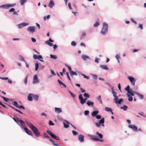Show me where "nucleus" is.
I'll return each instance as SVG.
<instances>
[{"label":"nucleus","mask_w":146,"mask_h":146,"mask_svg":"<svg viewBox=\"0 0 146 146\" xmlns=\"http://www.w3.org/2000/svg\"><path fill=\"white\" fill-rule=\"evenodd\" d=\"M26 123L33 131L36 137L39 136L40 132L29 121H26Z\"/></svg>","instance_id":"f257e3e1"},{"label":"nucleus","mask_w":146,"mask_h":146,"mask_svg":"<svg viewBox=\"0 0 146 146\" xmlns=\"http://www.w3.org/2000/svg\"><path fill=\"white\" fill-rule=\"evenodd\" d=\"M108 29V25L106 22L103 23V28L100 32V33L103 35H105Z\"/></svg>","instance_id":"f03ea898"},{"label":"nucleus","mask_w":146,"mask_h":146,"mask_svg":"<svg viewBox=\"0 0 146 146\" xmlns=\"http://www.w3.org/2000/svg\"><path fill=\"white\" fill-rule=\"evenodd\" d=\"M16 5V4H5L0 6V8H4L5 9H8L9 7H14Z\"/></svg>","instance_id":"7ed1b4c3"},{"label":"nucleus","mask_w":146,"mask_h":146,"mask_svg":"<svg viewBox=\"0 0 146 146\" xmlns=\"http://www.w3.org/2000/svg\"><path fill=\"white\" fill-rule=\"evenodd\" d=\"M28 23H22L20 24H18L17 26L19 29L22 28L23 27L29 25Z\"/></svg>","instance_id":"20e7f679"},{"label":"nucleus","mask_w":146,"mask_h":146,"mask_svg":"<svg viewBox=\"0 0 146 146\" xmlns=\"http://www.w3.org/2000/svg\"><path fill=\"white\" fill-rule=\"evenodd\" d=\"M128 78L131 82V84L133 86H135V83L136 81V79H135L133 78L131 76H128Z\"/></svg>","instance_id":"39448f33"},{"label":"nucleus","mask_w":146,"mask_h":146,"mask_svg":"<svg viewBox=\"0 0 146 146\" xmlns=\"http://www.w3.org/2000/svg\"><path fill=\"white\" fill-rule=\"evenodd\" d=\"M35 27L34 26H31L27 28V31L30 33H33L35 31Z\"/></svg>","instance_id":"423d86ee"},{"label":"nucleus","mask_w":146,"mask_h":146,"mask_svg":"<svg viewBox=\"0 0 146 146\" xmlns=\"http://www.w3.org/2000/svg\"><path fill=\"white\" fill-rule=\"evenodd\" d=\"M39 82V81L38 80L37 76L36 75H35L34 76L33 81V83L34 84L38 83Z\"/></svg>","instance_id":"0eeeda50"},{"label":"nucleus","mask_w":146,"mask_h":146,"mask_svg":"<svg viewBox=\"0 0 146 146\" xmlns=\"http://www.w3.org/2000/svg\"><path fill=\"white\" fill-rule=\"evenodd\" d=\"M78 139L81 142H83L84 141V137L81 134L79 135L78 136Z\"/></svg>","instance_id":"6e6552de"},{"label":"nucleus","mask_w":146,"mask_h":146,"mask_svg":"<svg viewBox=\"0 0 146 146\" xmlns=\"http://www.w3.org/2000/svg\"><path fill=\"white\" fill-rule=\"evenodd\" d=\"M24 130L25 132L29 135L33 136V134L32 132L30 130H29L27 128L25 127L24 128Z\"/></svg>","instance_id":"1a4fd4ad"},{"label":"nucleus","mask_w":146,"mask_h":146,"mask_svg":"<svg viewBox=\"0 0 146 146\" xmlns=\"http://www.w3.org/2000/svg\"><path fill=\"white\" fill-rule=\"evenodd\" d=\"M129 127L132 129L134 131H137V127L136 126L133 125H129Z\"/></svg>","instance_id":"9d476101"},{"label":"nucleus","mask_w":146,"mask_h":146,"mask_svg":"<svg viewBox=\"0 0 146 146\" xmlns=\"http://www.w3.org/2000/svg\"><path fill=\"white\" fill-rule=\"evenodd\" d=\"M54 5V3L52 0H50L48 4V6L52 8Z\"/></svg>","instance_id":"9b49d317"},{"label":"nucleus","mask_w":146,"mask_h":146,"mask_svg":"<svg viewBox=\"0 0 146 146\" xmlns=\"http://www.w3.org/2000/svg\"><path fill=\"white\" fill-rule=\"evenodd\" d=\"M55 111L57 113H59L62 112V110L60 108H55Z\"/></svg>","instance_id":"f8f14e48"},{"label":"nucleus","mask_w":146,"mask_h":146,"mask_svg":"<svg viewBox=\"0 0 146 146\" xmlns=\"http://www.w3.org/2000/svg\"><path fill=\"white\" fill-rule=\"evenodd\" d=\"M33 94H29L28 96V100L30 101H31L33 100Z\"/></svg>","instance_id":"ddd939ff"},{"label":"nucleus","mask_w":146,"mask_h":146,"mask_svg":"<svg viewBox=\"0 0 146 146\" xmlns=\"http://www.w3.org/2000/svg\"><path fill=\"white\" fill-rule=\"evenodd\" d=\"M127 92L131 96H133L134 95V94H135V92H134L132 89H130Z\"/></svg>","instance_id":"4468645a"},{"label":"nucleus","mask_w":146,"mask_h":146,"mask_svg":"<svg viewBox=\"0 0 146 146\" xmlns=\"http://www.w3.org/2000/svg\"><path fill=\"white\" fill-rule=\"evenodd\" d=\"M92 137L91 139L95 141H98L99 139L96 137V136L94 135H92L91 136Z\"/></svg>","instance_id":"2eb2a0df"},{"label":"nucleus","mask_w":146,"mask_h":146,"mask_svg":"<svg viewBox=\"0 0 146 146\" xmlns=\"http://www.w3.org/2000/svg\"><path fill=\"white\" fill-rule=\"evenodd\" d=\"M86 104L88 106H91L92 107L93 106L94 104V103L93 102H91L89 101H87Z\"/></svg>","instance_id":"dca6fc26"},{"label":"nucleus","mask_w":146,"mask_h":146,"mask_svg":"<svg viewBox=\"0 0 146 146\" xmlns=\"http://www.w3.org/2000/svg\"><path fill=\"white\" fill-rule=\"evenodd\" d=\"M135 94L137 95L141 99H142L143 98V96L141 94L137 92H135Z\"/></svg>","instance_id":"f3484780"},{"label":"nucleus","mask_w":146,"mask_h":146,"mask_svg":"<svg viewBox=\"0 0 146 146\" xmlns=\"http://www.w3.org/2000/svg\"><path fill=\"white\" fill-rule=\"evenodd\" d=\"M39 96L37 95L33 94V98L36 101H38V99Z\"/></svg>","instance_id":"a211bd4d"},{"label":"nucleus","mask_w":146,"mask_h":146,"mask_svg":"<svg viewBox=\"0 0 146 146\" xmlns=\"http://www.w3.org/2000/svg\"><path fill=\"white\" fill-rule=\"evenodd\" d=\"M98 113V111H93L92 113V115L93 117L96 116V115Z\"/></svg>","instance_id":"6ab92c4d"},{"label":"nucleus","mask_w":146,"mask_h":146,"mask_svg":"<svg viewBox=\"0 0 146 146\" xmlns=\"http://www.w3.org/2000/svg\"><path fill=\"white\" fill-rule=\"evenodd\" d=\"M82 57L83 60L85 61L87 59L89 58L88 56L85 55H82Z\"/></svg>","instance_id":"aec40b11"},{"label":"nucleus","mask_w":146,"mask_h":146,"mask_svg":"<svg viewBox=\"0 0 146 146\" xmlns=\"http://www.w3.org/2000/svg\"><path fill=\"white\" fill-rule=\"evenodd\" d=\"M127 95L129 98L128 100L130 101H132L133 100V97L128 94H127Z\"/></svg>","instance_id":"412c9836"},{"label":"nucleus","mask_w":146,"mask_h":146,"mask_svg":"<svg viewBox=\"0 0 146 146\" xmlns=\"http://www.w3.org/2000/svg\"><path fill=\"white\" fill-rule=\"evenodd\" d=\"M100 67L103 69H105L106 70H108V68L107 66L106 65H102L100 66Z\"/></svg>","instance_id":"4be33fe9"},{"label":"nucleus","mask_w":146,"mask_h":146,"mask_svg":"<svg viewBox=\"0 0 146 146\" xmlns=\"http://www.w3.org/2000/svg\"><path fill=\"white\" fill-rule=\"evenodd\" d=\"M45 43L48 45L49 46H57L56 44L54 45L52 43L50 42L48 40L47 41L45 42Z\"/></svg>","instance_id":"5701e85b"},{"label":"nucleus","mask_w":146,"mask_h":146,"mask_svg":"<svg viewBox=\"0 0 146 146\" xmlns=\"http://www.w3.org/2000/svg\"><path fill=\"white\" fill-rule=\"evenodd\" d=\"M65 121L66 123L67 124H66V123L64 122L63 124L64 125V127L66 128H67L69 127V126L68 125V123L66 120H65Z\"/></svg>","instance_id":"b1692460"},{"label":"nucleus","mask_w":146,"mask_h":146,"mask_svg":"<svg viewBox=\"0 0 146 146\" xmlns=\"http://www.w3.org/2000/svg\"><path fill=\"white\" fill-rule=\"evenodd\" d=\"M70 74L71 76H72L73 75H75L76 76H77V74L76 72H74L73 71H71Z\"/></svg>","instance_id":"393cba45"},{"label":"nucleus","mask_w":146,"mask_h":146,"mask_svg":"<svg viewBox=\"0 0 146 146\" xmlns=\"http://www.w3.org/2000/svg\"><path fill=\"white\" fill-rule=\"evenodd\" d=\"M17 120L18 121L21 123V125H23L24 123V122L21 119L19 118H17Z\"/></svg>","instance_id":"a878e982"},{"label":"nucleus","mask_w":146,"mask_h":146,"mask_svg":"<svg viewBox=\"0 0 146 146\" xmlns=\"http://www.w3.org/2000/svg\"><path fill=\"white\" fill-rule=\"evenodd\" d=\"M97 99L100 102L101 104H102L103 102L101 99V96H99L97 98Z\"/></svg>","instance_id":"bb28decb"},{"label":"nucleus","mask_w":146,"mask_h":146,"mask_svg":"<svg viewBox=\"0 0 146 146\" xmlns=\"http://www.w3.org/2000/svg\"><path fill=\"white\" fill-rule=\"evenodd\" d=\"M52 137L57 140H59L60 139V138L59 137L56 136L54 135H53Z\"/></svg>","instance_id":"cd10ccee"},{"label":"nucleus","mask_w":146,"mask_h":146,"mask_svg":"<svg viewBox=\"0 0 146 146\" xmlns=\"http://www.w3.org/2000/svg\"><path fill=\"white\" fill-rule=\"evenodd\" d=\"M104 119L103 118L101 119L99 121V123L100 124H102L104 123Z\"/></svg>","instance_id":"c85d7f7f"},{"label":"nucleus","mask_w":146,"mask_h":146,"mask_svg":"<svg viewBox=\"0 0 146 146\" xmlns=\"http://www.w3.org/2000/svg\"><path fill=\"white\" fill-rule=\"evenodd\" d=\"M105 110L106 111H111L112 110L110 108L108 107H106L105 108Z\"/></svg>","instance_id":"c756f323"},{"label":"nucleus","mask_w":146,"mask_h":146,"mask_svg":"<svg viewBox=\"0 0 146 146\" xmlns=\"http://www.w3.org/2000/svg\"><path fill=\"white\" fill-rule=\"evenodd\" d=\"M43 136L45 138H50V137L49 136H48L47 134L46 133H43Z\"/></svg>","instance_id":"7c9ffc66"},{"label":"nucleus","mask_w":146,"mask_h":146,"mask_svg":"<svg viewBox=\"0 0 146 146\" xmlns=\"http://www.w3.org/2000/svg\"><path fill=\"white\" fill-rule=\"evenodd\" d=\"M19 59L21 60H22L23 61L25 62L24 58L21 55L19 56Z\"/></svg>","instance_id":"2f4dec72"},{"label":"nucleus","mask_w":146,"mask_h":146,"mask_svg":"<svg viewBox=\"0 0 146 146\" xmlns=\"http://www.w3.org/2000/svg\"><path fill=\"white\" fill-rule=\"evenodd\" d=\"M114 100H115V103L117 104V102L118 100V97L117 96H114Z\"/></svg>","instance_id":"473e14b6"},{"label":"nucleus","mask_w":146,"mask_h":146,"mask_svg":"<svg viewBox=\"0 0 146 146\" xmlns=\"http://www.w3.org/2000/svg\"><path fill=\"white\" fill-rule=\"evenodd\" d=\"M28 75H27V76H26L25 80H24V83L25 84H27V79L28 77Z\"/></svg>","instance_id":"72a5a7b5"},{"label":"nucleus","mask_w":146,"mask_h":146,"mask_svg":"<svg viewBox=\"0 0 146 146\" xmlns=\"http://www.w3.org/2000/svg\"><path fill=\"white\" fill-rule=\"evenodd\" d=\"M50 17V15H49L46 16H45L44 18V21L46 20V19H48Z\"/></svg>","instance_id":"f704fd0d"},{"label":"nucleus","mask_w":146,"mask_h":146,"mask_svg":"<svg viewBox=\"0 0 146 146\" xmlns=\"http://www.w3.org/2000/svg\"><path fill=\"white\" fill-rule=\"evenodd\" d=\"M99 25L100 23L99 22H96V23L94 25V26L95 27H97L99 26Z\"/></svg>","instance_id":"c9c22d12"},{"label":"nucleus","mask_w":146,"mask_h":146,"mask_svg":"<svg viewBox=\"0 0 146 146\" xmlns=\"http://www.w3.org/2000/svg\"><path fill=\"white\" fill-rule=\"evenodd\" d=\"M50 57L51 58H53L54 59H56L57 58L56 56L55 55L50 54Z\"/></svg>","instance_id":"e433bc0d"},{"label":"nucleus","mask_w":146,"mask_h":146,"mask_svg":"<svg viewBox=\"0 0 146 146\" xmlns=\"http://www.w3.org/2000/svg\"><path fill=\"white\" fill-rule=\"evenodd\" d=\"M47 133L48 134L50 135L51 136V137H52L53 135H54L53 134H52L51 132L49 131H47Z\"/></svg>","instance_id":"4c0bfd02"},{"label":"nucleus","mask_w":146,"mask_h":146,"mask_svg":"<svg viewBox=\"0 0 146 146\" xmlns=\"http://www.w3.org/2000/svg\"><path fill=\"white\" fill-rule=\"evenodd\" d=\"M127 107L126 105H124L123 106V107H121V109H123V110L124 111L127 110Z\"/></svg>","instance_id":"58836bf2"},{"label":"nucleus","mask_w":146,"mask_h":146,"mask_svg":"<svg viewBox=\"0 0 146 146\" xmlns=\"http://www.w3.org/2000/svg\"><path fill=\"white\" fill-rule=\"evenodd\" d=\"M96 133L97 135H98L99 137L100 138L102 139V138L103 135L102 134L98 132H97Z\"/></svg>","instance_id":"ea45409f"},{"label":"nucleus","mask_w":146,"mask_h":146,"mask_svg":"<svg viewBox=\"0 0 146 146\" xmlns=\"http://www.w3.org/2000/svg\"><path fill=\"white\" fill-rule=\"evenodd\" d=\"M69 93L70 94L71 96L73 98H74L76 97V95L74 94L73 93H72V92H71L70 91H68Z\"/></svg>","instance_id":"a19ab883"},{"label":"nucleus","mask_w":146,"mask_h":146,"mask_svg":"<svg viewBox=\"0 0 146 146\" xmlns=\"http://www.w3.org/2000/svg\"><path fill=\"white\" fill-rule=\"evenodd\" d=\"M12 104L14 106H15L17 107L18 106V105L17 104V102L16 101H14V102H12Z\"/></svg>","instance_id":"79ce46f5"},{"label":"nucleus","mask_w":146,"mask_h":146,"mask_svg":"<svg viewBox=\"0 0 146 146\" xmlns=\"http://www.w3.org/2000/svg\"><path fill=\"white\" fill-rule=\"evenodd\" d=\"M86 102L83 99L80 100V102L82 105H83Z\"/></svg>","instance_id":"37998d69"},{"label":"nucleus","mask_w":146,"mask_h":146,"mask_svg":"<svg viewBox=\"0 0 146 146\" xmlns=\"http://www.w3.org/2000/svg\"><path fill=\"white\" fill-rule=\"evenodd\" d=\"M17 108H19L20 109H22L23 110L25 109V108L24 107V106H22L18 105V106H17Z\"/></svg>","instance_id":"c03bdc74"},{"label":"nucleus","mask_w":146,"mask_h":146,"mask_svg":"<svg viewBox=\"0 0 146 146\" xmlns=\"http://www.w3.org/2000/svg\"><path fill=\"white\" fill-rule=\"evenodd\" d=\"M66 67H68V70H69V71L70 72H70H71V71H72V70L70 66H69L68 65H67L66 66Z\"/></svg>","instance_id":"a18cd8bd"},{"label":"nucleus","mask_w":146,"mask_h":146,"mask_svg":"<svg viewBox=\"0 0 146 146\" xmlns=\"http://www.w3.org/2000/svg\"><path fill=\"white\" fill-rule=\"evenodd\" d=\"M84 95L85 97H87L88 98H89L90 97V95L87 93H84Z\"/></svg>","instance_id":"49530a36"},{"label":"nucleus","mask_w":146,"mask_h":146,"mask_svg":"<svg viewBox=\"0 0 146 146\" xmlns=\"http://www.w3.org/2000/svg\"><path fill=\"white\" fill-rule=\"evenodd\" d=\"M38 68V64L37 63H36L35 64V70L36 71L37 70Z\"/></svg>","instance_id":"de8ad7c7"},{"label":"nucleus","mask_w":146,"mask_h":146,"mask_svg":"<svg viewBox=\"0 0 146 146\" xmlns=\"http://www.w3.org/2000/svg\"><path fill=\"white\" fill-rule=\"evenodd\" d=\"M89 112L88 110H86L84 111V113L85 115H88Z\"/></svg>","instance_id":"09e8293b"},{"label":"nucleus","mask_w":146,"mask_h":146,"mask_svg":"<svg viewBox=\"0 0 146 146\" xmlns=\"http://www.w3.org/2000/svg\"><path fill=\"white\" fill-rule=\"evenodd\" d=\"M15 9L14 8H12L10 10H9V12H14L15 11Z\"/></svg>","instance_id":"8fccbe9b"},{"label":"nucleus","mask_w":146,"mask_h":146,"mask_svg":"<svg viewBox=\"0 0 146 146\" xmlns=\"http://www.w3.org/2000/svg\"><path fill=\"white\" fill-rule=\"evenodd\" d=\"M116 58L117 59L118 61V62H119V59L120 58V57L119 55L118 54H117L115 56Z\"/></svg>","instance_id":"3c124183"},{"label":"nucleus","mask_w":146,"mask_h":146,"mask_svg":"<svg viewBox=\"0 0 146 146\" xmlns=\"http://www.w3.org/2000/svg\"><path fill=\"white\" fill-rule=\"evenodd\" d=\"M1 97L3 98V100L7 102L9 100V99L8 98H6L4 97L1 96Z\"/></svg>","instance_id":"603ef678"},{"label":"nucleus","mask_w":146,"mask_h":146,"mask_svg":"<svg viewBox=\"0 0 146 146\" xmlns=\"http://www.w3.org/2000/svg\"><path fill=\"white\" fill-rule=\"evenodd\" d=\"M81 75L83 76H84V78H86L87 79H89V77L88 76H86V75H85V74H82Z\"/></svg>","instance_id":"864d4df0"},{"label":"nucleus","mask_w":146,"mask_h":146,"mask_svg":"<svg viewBox=\"0 0 146 146\" xmlns=\"http://www.w3.org/2000/svg\"><path fill=\"white\" fill-rule=\"evenodd\" d=\"M112 92L114 97L116 96V95L117 94V93L116 92H114L113 90L112 91Z\"/></svg>","instance_id":"5fc2aeb1"},{"label":"nucleus","mask_w":146,"mask_h":146,"mask_svg":"<svg viewBox=\"0 0 146 146\" xmlns=\"http://www.w3.org/2000/svg\"><path fill=\"white\" fill-rule=\"evenodd\" d=\"M38 56L36 54H34L33 55V58L35 59H37Z\"/></svg>","instance_id":"6e6d98bb"},{"label":"nucleus","mask_w":146,"mask_h":146,"mask_svg":"<svg viewBox=\"0 0 146 146\" xmlns=\"http://www.w3.org/2000/svg\"><path fill=\"white\" fill-rule=\"evenodd\" d=\"M130 89V86L129 85H128L127 86L126 88H125V90H126L127 92L129 91V90Z\"/></svg>","instance_id":"4d7b16f0"},{"label":"nucleus","mask_w":146,"mask_h":146,"mask_svg":"<svg viewBox=\"0 0 146 146\" xmlns=\"http://www.w3.org/2000/svg\"><path fill=\"white\" fill-rule=\"evenodd\" d=\"M66 75L67 76V77L68 78V79L70 80V81H71V79L69 76V73L68 72H67L66 73Z\"/></svg>","instance_id":"13d9d810"},{"label":"nucleus","mask_w":146,"mask_h":146,"mask_svg":"<svg viewBox=\"0 0 146 146\" xmlns=\"http://www.w3.org/2000/svg\"><path fill=\"white\" fill-rule=\"evenodd\" d=\"M0 78L2 80H7L8 79V78L7 77H0Z\"/></svg>","instance_id":"bf43d9fd"},{"label":"nucleus","mask_w":146,"mask_h":146,"mask_svg":"<svg viewBox=\"0 0 146 146\" xmlns=\"http://www.w3.org/2000/svg\"><path fill=\"white\" fill-rule=\"evenodd\" d=\"M123 101V100L122 99H120L119 101H117V103H118L119 104H120L121 102Z\"/></svg>","instance_id":"052dcab7"},{"label":"nucleus","mask_w":146,"mask_h":146,"mask_svg":"<svg viewBox=\"0 0 146 146\" xmlns=\"http://www.w3.org/2000/svg\"><path fill=\"white\" fill-rule=\"evenodd\" d=\"M72 133L74 135H76L78 134V133L77 132L74 131H72Z\"/></svg>","instance_id":"680f3d73"},{"label":"nucleus","mask_w":146,"mask_h":146,"mask_svg":"<svg viewBox=\"0 0 146 146\" xmlns=\"http://www.w3.org/2000/svg\"><path fill=\"white\" fill-rule=\"evenodd\" d=\"M71 44L72 46H76V43L74 41H72V42Z\"/></svg>","instance_id":"e2e57ef3"},{"label":"nucleus","mask_w":146,"mask_h":146,"mask_svg":"<svg viewBox=\"0 0 146 146\" xmlns=\"http://www.w3.org/2000/svg\"><path fill=\"white\" fill-rule=\"evenodd\" d=\"M79 100H80L83 99L82 95L80 94V95H79Z\"/></svg>","instance_id":"0e129e2a"},{"label":"nucleus","mask_w":146,"mask_h":146,"mask_svg":"<svg viewBox=\"0 0 146 146\" xmlns=\"http://www.w3.org/2000/svg\"><path fill=\"white\" fill-rule=\"evenodd\" d=\"M49 124L50 125H54V123L52 122L51 121H49Z\"/></svg>","instance_id":"69168bd1"},{"label":"nucleus","mask_w":146,"mask_h":146,"mask_svg":"<svg viewBox=\"0 0 146 146\" xmlns=\"http://www.w3.org/2000/svg\"><path fill=\"white\" fill-rule=\"evenodd\" d=\"M96 118L98 119H100L101 118V116L99 115H96Z\"/></svg>","instance_id":"338daca9"},{"label":"nucleus","mask_w":146,"mask_h":146,"mask_svg":"<svg viewBox=\"0 0 146 146\" xmlns=\"http://www.w3.org/2000/svg\"><path fill=\"white\" fill-rule=\"evenodd\" d=\"M139 27L141 29H142L143 28V25L141 24H139Z\"/></svg>","instance_id":"774afa93"}]
</instances>
